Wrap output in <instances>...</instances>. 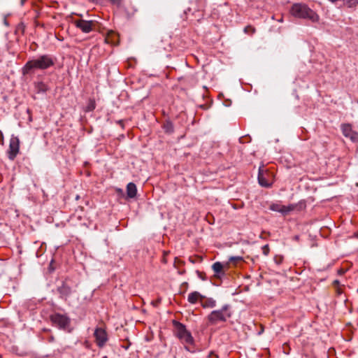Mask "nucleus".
I'll return each instance as SVG.
<instances>
[{
    "mask_svg": "<svg viewBox=\"0 0 358 358\" xmlns=\"http://www.w3.org/2000/svg\"><path fill=\"white\" fill-rule=\"evenodd\" d=\"M55 64V59L50 55H43L29 60L22 68V73L27 75L35 70H45Z\"/></svg>",
    "mask_w": 358,
    "mask_h": 358,
    "instance_id": "f257e3e1",
    "label": "nucleus"
},
{
    "mask_svg": "<svg viewBox=\"0 0 358 358\" xmlns=\"http://www.w3.org/2000/svg\"><path fill=\"white\" fill-rule=\"evenodd\" d=\"M290 12L296 17L308 19L313 22L319 20V15L303 3H294L292 6Z\"/></svg>",
    "mask_w": 358,
    "mask_h": 358,
    "instance_id": "f03ea898",
    "label": "nucleus"
},
{
    "mask_svg": "<svg viewBox=\"0 0 358 358\" xmlns=\"http://www.w3.org/2000/svg\"><path fill=\"white\" fill-rule=\"evenodd\" d=\"M231 315L229 306L224 305L221 309L212 311L208 316V320L210 324L215 325L220 322H226Z\"/></svg>",
    "mask_w": 358,
    "mask_h": 358,
    "instance_id": "7ed1b4c3",
    "label": "nucleus"
},
{
    "mask_svg": "<svg viewBox=\"0 0 358 358\" xmlns=\"http://www.w3.org/2000/svg\"><path fill=\"white\" fill-rule=\"evenodd\" d=\"M173 324L175 327V334L180 339V341L185 345H192L194 343V338L189 331L186 329L184 324L179 322L174 321Z\"/></svg>",
    "mask_w": 358,
    "mask_h": 358,
    "instance_id": "20e7f679",
    "label": "nucleus"
},
{
    "mask_svg": "<svg viewBox=\"0 0 358 358\" xmlns=\"http://www.w3.org/2000/svg\"><path fill=\"white\" fill-rule=\"evenodd\" d=\"M50 320L55 326L59 329H66L70 324V319L59 313H55L50 316Z\"/></svg>",
    "mask_w": 358,
    "mask_h": 358,
    "instance_id": "39448f33",
    "label": "nucleus"
},
{
    "mask_svg": "<svg viewBox=\"0 0 358 358\" xmlns=\"http://www.w3.org/2000/svg\"><path fill=\"white\" fill-rule=\"evenodd\" d=\"M20 150V140L17 136H12L10 139L9 148L7 152L10 160H14Z\"/></svg>",
    "mask_w": 358,
    "mask_h": 358,
    "instance_id": "423d86ee",
    "label": "nucleus"
},
{
    "mask_svg": "<svg viewBox=\"0 0 358 358\" xmlns=\"http://www.w3.org/2000/svg\"><path fill=\"white\" fill-rule=\"evenodd\" d=\"M343 134L349 138L353 142L358 141V132L354 131L350 124H343L341 125Z\"/></svg>",
    "mask_w": 358,
    "mask_h": 358,
    "instance_id": "0eeeda50",
    "label": "nucleus"
},
{
    "mask_svg": "<svg viewBox=\"0 0 358 358\" xmlns=\"http://www.w3.org/2000/svg\"><path fill=\"white\" fill-rule=\"evenodd\" d=\"M94 335L96 339V342L99 347L103 346L108 341L107 333L102 328H96Z\"/></svg>",
    "mask_w": 358,
    "mask_h": 358,
    "instance_id": "6e6552de",
    "label": "nucleus"
},
{
    "mask_svg": "<svg viewBox=\"0 0 358 358\" xmlns=\"http://www.w3.org/2000/svg\"><path fill=\"white\" fill-rule=\"evenodd\" d=\"M76 27L79 28L84 33H89L92 30L94 26L93 21H87L84 20H77L73 22Z\"/></svg>",
    "mask_w": 358,
    "mask_h": 358,
    "instance_id": "1a4fd4ad",
    "label": "nucleus"
},
{
    "mask_svg": "<svg viewBox=\"0 0 358 358\" xmlns=\"http://www.w3.org/2000/svg\"><path fill=\"white\" fill-rule=\"evenodd\" d=\"M270 210L276 211L282 213V215H287L289 212L294 210V207L292 205L284 206L280 203H272L270 207Z\"/></svg>",
    "mask_w": 358,
    "mask_h": 358,
    "instance_id": "9d476101",
    "label": "nucleus"
},
{
    "mask_svg": "<svg viewBox=\"0 0 358 358\" xmlns=\"http://www.w3.org/2000/svg\"><path fill=\"white\" fill-rule=\"evenodd\" d=\"M203 299V296H202L199 292L195 291L189 294L187 301L192 304H195L198 301L201 303V301Z\"/></svg>",
    "mask_w": 358,
    "mask_h": 358,
    "instance_id": "9b49d317",
    "label": "nucleus"
},
{
    "mask_svg": "<svg viewBox=\"0 0 358 358\" xmlns=\"http://www.w3.org/2000/svg\"><path fill=\"white\" fill-rule=\"evenodd\" d=\"M137 193V188L134 183L129 182L127 186V195L129 198H134Z\"/></svg>",
    "mask_w": 358,
    "mask_h": 358,
    "instance_id": "f8f14e48",
    "label": "nucleus"
},
{
    "mask_svg": "<svg viewBox=\"0 0 358 358\" xmlns=\"http://www.w3.org/2000/svg\"><path fill=\"white\" fill-rule=\"evenodd\" d=\"M201 306L204 308H213L216 306V301L212 298H206L201 301Z\"/></svg>",
    "mask_w": 358,
    "mask_h": 358,
    "instance_id": "ddd939ff",
    "label": "nucleus"
},
{
    "mask_svg": "<svg viewBox=\"0 0 358 358\" xmlns=\"http://www.w3.org/2000/svg\"><path fill=\"white\" fill-rule=\"evenodd\" d=\"M58 292H59L60 296L62 298L66 299L71 294V288L69 286L63 284L58 288Z\"/></svg>",
    "mask_w": 358,
    "mask_h": 358,
    "instance_id": "4468645a",
    "label": "nucleus"
},
{
    "mask_svg": "<svg viewBox=\"0 0 358 358\" xmlns=\"http://www.w3.org/2000/svg\"><path fill=\"white\" fill-rule=\"evenodd\" d=\"M35 90L37 93H45L48 91V85L43 82H38L35 83Z\"/></svg>",
    "mask_w": 358,
    "mask_h": 358,
    "instance_id": "2eb2a0df",
    "label": "nucleus"
},
{
    "mask_svg": "<svg viewBox=\"0 0 358 358\" xmlns=\"http://www.w3.org/2000/svg\"><path fill=\"white\" fill-rule=\"evenodd\" d=\"M212 268L215 275L219 276L220 274H224L223 265L219 262L214 263L212 266Z\"/></svg>",
    "mask_w": 358,
    "mask_h": 358,
    "instance_id": "dca6fc26",
    "label": "nucleus"
},
{
    "mask_svg": "<svg viewBox=\"0 0 358 358\" xmlns=\"http://www.w3.org/2000/svg\"><path fill=\"white\" fill-rule=\"evenodd\" d=\"M95 106H96V104H95L94 101L90 100V101L86 107L85 111H87V112L92 111L95 108Z\"/></svg>",
    "mask_w": 358,
    "mask_h": 358,
    "instance_id": "f3484780",
    "label": "nucleus"
},
{
    "mask_svg": "<svg viewBox=\"0 0 358 358\" xmlns=\"http://www.w3.org/2000/svg\"><path fill=\"white\" fill-rule=\"evenodd\" d=\"M258 180H259V184L263 186V187H269L270 186V183L268 182L262 176L259 175V177H258Z\"/></svg>",
    "mask_w": 358,
    "mask_h": 358,
    "instance_id": "a211bd4d",
    "label": "nucleus"
},
{
    "mask_svg": "<svg viewBox=\"0 0 358 358\" xmlns=\"http://www.w3.org/2000/svg\"><path fill=\"white\" fill-rule=\"evenodd\" d=\"M244 31L246 34H252L255 32V29L253 27L248 25L245 27Z\"/></svg>",
    "mask_w": 358,
    "mask_h": 358,
    "instance_id": "6ab92c4d",
    "label": "nucleus"
},
{
    "mask_svg": "<svg viewBox=\"0 0 358 358\" xmlns=\"http://www.w3.org/2000/svg\"><path fill=\"white\" fill-rule=\"evenodd\" d=\"M241 261H243V257L241 256L231 257L229 258V262L233 263H237Z\"/></svg>",
    "mask_w": 358,
    "mask_h": 358,
    "instance_id": "aec40b11",
    "label": "nucleus"
},
{
    "mask_svg": "<svg viewBox=\"0 0 358 358\" xmlns=\"http://www.w3.org/2000/svg\"><path fill=\"white\" fill-rule=\"evenodd\" d=\"M345 3L348 7H353L358 4V0H345Z\"/></svg>",
    "mask_w": 358,
    "mask_h": 358,
    "instance_id": "412c9836",
    "label": "nucleus"
},
{
    "mask_svg": "<svg viewBox=\"0 0 358 358\" xmlns=\"http://www.w3.org/2000/svg\"><path fill=\"white\" fill-rule=\"evenodd\" d=\"M262 253L266 256L268 255L269 252H270V248H269V246L268 245H264L262 248Z\"/></svg>",
    "mask_w": 358,
    "mask_h": 358,
    "instance_id": "4be33fe9",
    "label": "nucleus"
},
{
    "mask_svg": "<svg viewBox=\"0 0 358 358\" xmlns=\"http://www.w3.org/2000/svg\"><path fill=\"white\" fill-rule=\"evenodd\" d=\"M274 262L277 264H282V262H283V257L281 256V255H276L274 257Z\"/></svg>",
    "mask_w": 358,
    "mask_h": 358,
    "instance_id": "5701e85b",
    "label": "nucleus"
},
{
    "mask_svg": "<svg viewBox=\"0 0 358 358\" xmlns=\"http://www.w3.org/2000/svg\"><path fill=\"white\" fill-rule=\"evenodd\" d=\"M110 36H111V37H117V35L115 32L111 31V32L109 34L108 37H110Z\"/></svg>",
    "mask_w": 358,
    "mask_h": 358,
    "instance_id": "b1692460",
    "label": "nucleus"
},
{
    "mask_svg": "<svg viewBox=\"0 0 358 358\" xmlns=\"http://www.w3.org/2000/svg\"><path fill=\"white\" fill-rule=\"evenodd\" d=\"M54 341H55V338H54L53 336H50V337L49 338V341H50V342H53Z\"/></svg>",
    "mask_w": 358,
    "mask_h": 358,
    "instance_id": "393cba45",
    "label": "nucleus"
},
{
    "mask_svg": "<svg viewBox=\"0 0 358 358\" xmlns=\"http://www.w3.org/2000/svg\"><path fill=\"white\" fill-rule=\"evenodd\" d=\"M169 127H170V124H167V127H166V129L168 131V130L169 129Z\"/></svg>",
    "mask_w": 358,
    "mask_h": 358,
    "instance_id": "a878e982",
    "label": "nucleus"
},
{
    "mask_svg": "<svg viewBox=\"0 0 358 358\" xmlns=\"http://www.w3.org/2000/svg\"><path fill=\"white\" fill-rule=\"evenodd\" d=\"M113 3H117V0H111Z\"/></svg>",
    "mask_w": 358,
    "mask_h": 358,
    "instance_id": "bb28decb",
    "label": "nucleus"
},
{
    "mask_svg": "<svg viewBox=\"0 0 358 358\" xmlns=\"http://www.w3.org/2000/svg\"><path fill=\"white\" fill-rule=\"evenodd\" d=\"M224 6H229V2H225V3H224Z\"/></svg>",
    "mask_w": 358,
    "mask_h": 358,
    "instance_id": "cd10ccee",
    "label": "nucleus"
},
{
    "mask_svg": "<svg viewBox=\"0 0 358 358\" xmlns=\"http://www.w3.org/2000/svg\"><path fill=\"white\" fill-rule=\"evenodd\" d=\"M329 1L334 3V2L337 1L338 0H329Z\"/></svg>",
    "mask_w": 358,
    "mask_h": 358,
    "instance_id": "c85d7f7f",
    "label": "nucleus"
},
{
    "mask_svg": "<svg viewBox=\"0 0 358 358\" xmlns=\"http://www.w3.org/2000/svg\"><path fill=\"white\" fill-rule=\"evenodd\" d=\"M263 331H264V329H263V328H262V329H260V331H262V332Z\"/></svg>",
    "mask_w": 358,
    "mask_h": 358,
    "instance_id": "c756f323",
    "label": "nucleus"
},
{
    "mask_svg": "<svg viewBox=\"0 0 358 358\" xmlns=\"http://www.w3.org/2000/svg\"><path fill=\"white\" fill-rule=\"evenodd\" d=\"M357 237H358V232H357Z\"/></svg>",
    "mask_w": 358,
    "mask_h": 358,
    "instance_id": "7c9ffc66",
    "label": "nucleus"
}]
</instances>
